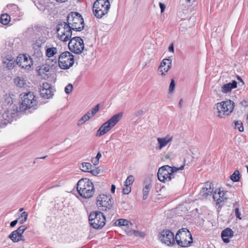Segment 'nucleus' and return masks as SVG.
Here are the masks:
<instances>
[{
	"mask_svg": "<svg viewBox=\"0 0 248 248\" xmlns=\"http://www.w3.org/2000/svg\"><path fill=\"white\" fill-rule=\"evenodd\" d=\"M84 27V20L81 15L73 12L67 16L66 22H61L57 25V32L61 41L66 42L71 38L72 31H80Z\"/></svg>",
	"mask_w": 248,
	"mask_h": 248,
	"instance_id": "1",
	"label": "nucleus"
},
{
	"mask_svg": "<svg viewBox=\"0 0 248 248\" xmlns=\"http://www.w3.org/2000/svg\"><path fill=\"white\" fill-rule=\"evenodd\" d=\"M183 161V164L180 167L165 165L159 168L157 172L158 180L164 183L167 182L172 187L182 185L185 181L184 176L182 173L178 171L184 169L186 159L184 158Z\"/></svg>",
	"mask_w": 248,
	"mask_h": 248,
	"instance_id": "2",
	"label": "nucleus"
},
{
	"mask_svg": "<svg viewBox=\"0 0 248 248\" xmlns=\"http://www.w3.org/2000/svg\"><path fill=\"white\" fill-rule=\"evenodd\" d=\"M20 96L21 102L19 111H23L31 108H36L38 101H37V97L33 93L31 92L22 93L20 94Z\"/></svg>",
	"mask_w": 248,
	"mask_h": 248,
	"instance_id": "3",
	"label": "nucleus"
},
{
	"mask_svg": "<svg viewBox=\"0 0 248 248\" xmlns=\"http://www.w3.org/2000/svg\"><path fill=\"white\" fill-rule=\"evenodd\" d=\"M235 103L231 100H227L217 103L214 109L217 117L220 118H225L231 115L233 111Z\"/></svg>",
	"mask_w": 248,
	"mask_h": 248,
	"instance_id": "4",
	"label": "nucleus"
},
{
	"mask_svg": "<svg viewBox=\"0 0 248 248\" xmlns=\"http://www.w3.org/2000/svg\"><path fill=\"white\" fill-rule=\"evenodd\" d=\"M77 190L81 196L86 199L91 198L94 193L93 185L87 178H82L78 181Z\"/></svg>",
	"mask_w": 248,
	"mask_h": 248,
	"instance_id": "5",
	"label": "nucleus"
},
{
	"mask_svg": "<svg viewBox=\"0 0 248 248\" xmlns=\"http://www.w3.org/2000/svg\"><path fill=\"white\" fill-rule=\"evenodd\" d=\"M175 239L177 244L182 247H188L192 243V235L186 228L180 229L176 233Z\"/></svg>",
	"mask_w": 248,
	"mask_h": 248,
	"instance_id": "6",
	"label": "nucleus"
},
{
	"mask_svg": "<svg viewBox=\"0 0 248 248\" xmlns=\"http://www.w3.org/2000/svg\"><path fill=\"white\" fill-rule=\"evenodd\" d=\"M110 8L108 0H96L93 5V10L94 16L101 18L108 13Z\"/></svg>",
	"mask_w": 248,
	"mask_h": 248,
	"instance_id": "7",
	"label": "nucleus"
},
{
	"mask_svg": "<svg viewBox=\"0 0 248 248\" xmlns=\"http://www.w3.org/2000/svg\"><path fill=\"white\" fill-rule=\"evenodd\" d=\"M122 116L121 112L113 115L101 126L97 131L96 136H101L109 131L121 120Z\"/></svg>",
	"mask_w": 248,
	"mask_h": 248,
	"instance_id": "8",
	"label": "nucleus"
},
{
	"mask_svg": "<svg viewBox=\"0 0 248 248\" xmlns=\"http://www.w3.org/2000/svg\"><path fill=\"white\" fill-rule=\"evenodd\" d=\"M112 198L110 195L101 194L96 198V205L99 210L107 211V209H110L113 206Z\"/></svg>",
	"mask_w": 248,
	"mask_h": 248,
	"instance_id": "9",
	"label": "nucleus"
},
{
	"mask_svg": "<svg viewBox=\"0 0 248 248\" xmlns=\"http://www.w3.org/2000/svg\"><path fill=\"white\" fill-rule=\"evenodd\" d=\"M59 65L61 68L67 69L74 63V56L68 51L62 52L59 57Z\"/></svg>",
	"mask_w": 248,
	"mask_h": 248,
	"instance_id": "10",
	"label": "nucleus"
},
{
	"mask_svg": "<svg viewBox=\"0 0 248 248\" xmlns=\"http://www.w3.org/2000/svg\"><path fill=\"white\" fill-rule=\"evenodd\" d=\"M68 47L72 52L77 54H80L84 51L83 40L80 37H74L69 41Z\"/></svg>",
	"mask_w": 248,
	"mask_h": 248,
	"instance_id": "11",
	"label": "nucleus"
},
{
	"mask_svg": "<svg viewBox=\"0 0 248 248\" xmlns=\"http://www.w3.org/2000/svg\"><path fill=\"white\" fill-rule=\"evenodd\" d=\"M159 239L162 243L168 246L173 245L175 242L173 233L168 230L161 232L159 234Z\"/></svg>",
	"mask_w": 248,
	"mask_h": 248,
	"instance_id": "12",
	"label": "nucleus"
},
{
	"mask_svg": "<svg viewBox=\"0 0 248 248\" xmlns=\"http://www.w3.org/2000/svg\"><path fill=\"white\" fill-rule=\"evenodd\" d=\"M16 63L23 68L29 69L33 62L30 57L23 55L17 58Z\"/></svg>",
	"mask_w": 248,
	"mask_h": 248,
	"instance_id": "13",
	"label": "nucleus"
},
{
	"mask_svg": "<svg viewBox=\"0 0 248 248\" xmlns=\"http://www.w3.org/2000/svg\"><path fill=\"white\" fill-rule=\"evenodd\" d=\"M172 60L170 59H164L161 62L158 68V71L161 76L165 75L171 67Z\"/></svg>",
	"mask_w": 248,
	"mask_h": 248,
	"instance_id": "14",
	"label": "nucleus"
},
{
	"mask_svg": "<svg viewBox=\"0 0 248 248\" xmlns=\"http://www.w3.org/2000/svg\"><path fill=\"white\" fill-rule=\"evenodd\" d=\"M213 190V184L207 182L205 184L199 195L202 198H206L208 196L212 194Z\"/></svg>",
	"mask_w": 248,
	"mask_h": 248,
	"instance_id": "15",
	"label": "nucleus"
},
{
	"mask_svg": "<svg viewBox=\"0 0 248 248\" xmlns=\"http://www.w3.org/2000/svg\"><path fill=\"white\" fill-rule=\"evenodd\" d=\"M89 221L93 228L100 229L105 225L106 218H89Z\"/></svg>",
	"mask_w": 248,
	"mask_h": 248,
	"instance_id": "16",
	"label": "nucleus"
},
{
	"mask_svg": "<svg viewBox=\"0 0 248 248\" xmlns=\"http://www.w3.org/2000/svg\"><path fill=\"white\" fill-rule=\"evenodd\" d=\"M107 211H108L109 213L106 215H105L103 213L99 211H94L91 212L89 215V217H92V216L93 217H97V216H101L102 217H106V216H113L116 213L115 209L112 208V207H111L110 209H107Z\"/></svg>",
	"mask_w": 248,
	"mask_h": 248,
	"instance_id": "17",
	"label": "nucleus"
},
{
	"mask_svg": "<svg viewBox=\"0 0 248 248\" xmlns=\"http://www.w3.org/2000/svg\"><path fill=\"white\" fill-rule=\"evenodd\" d=\"M152 187V182L150 179H146L143 183V200H146L148 196L149 192Z\"/></svg>",
	"mask_w": 248,
	"mask_h": 248,
	"instance_id": "18",
	"label": "nucleus"
},
{
	"mask_svg": "<svg viewBox=\"0 0 248 248\" xmlns=\"http://www.w3.org/2000/svg\"><path fill=\"white\" fill-rule=\"evenodd\" d=\"M157 140L159 144L158 149L161 150L172 140V137L167 135L163 138H157Z\"/></svg>",
	"mask_w": 248,
	"mask_h": 248,
	"instance_id": "19",
	"label": "nucleus"
},
{
	"mask_svg": "<svg viewBox=\"0 0 248 248\" xmlns=\"http://www.w3.org/2000/svg\"><path fill=\"white\" fill-rule=\"evenodd\" d=\"M233 236V231L230 228H227L221 232V237L223 241L226 243L230 242L229 238Z\"/></svg>",
	"mask_w": 248,
	"mask_h": 248,
	"instance_id": "20",
	"label": "nucleus"
},
{
	"mask_svg": "<svg viewBox=\"0 0 248 248\" xmlns=\"http://www.w3.org/2000/svg\"><path fill=\"white\" fill-rule=\"evenodd\" d=\"M237 82L233 80L232 82H230L224 84L221 88V91L223 93H228L231 91L232 89L237 87Z\"/></svg>",
	"mask_w": 248,
	"mask_h": 248,
	"instance_id": "21",
	"label": "nucleus"
},
{
	"mask_svg": "<svg viewBox=\"0 0 248 248\" xmlns=\"http://www.w3.org/2000/svg\"><path fill=\"white\" fill-rule=\"evenodd\" d=\"M11 118L7 112L2 113L1 118H0V127L5 126L8 123H10Z\"/></svg>",
	"mask_w": 248,
	"mask_h": 248,
	"instance_id": "22",
	"label": "nucleus"
},
{
	"mask_svg": "<svg viewBox=\"0 0 248 248\" xmlns=\"http://www.w3.org/2000/svg\"><path fill=\"white\" fill-rule=\"evenodd\" d=\"M9 237L14 242H17L19 241H24L25 239L23 235H19L17 231H13L9 236Z\"/></svg>",
	"mask_w": 248,
	"mask_h": 248,
	"instance_id": "23",
	"label": "nucleus"
},
{
	"mask_svg": "<svg viewBox=\"0 0 248 248\" xmlns=\"http://www.w3.org/2000/svg\"><path fill=\"white\" fill-rule=\"evenodd\" d=\"M15 59L11 57L5 58L3 60V62L6 64V67L9 69L13 68L15 66Z\"/></svg>",
	"mask_w": 248,
	"mask_h": 248,
	"instance_id": "24",
	"label": "nucleus"
},
{
	"mask_svg": "<svg viewBox=\"0 0 248 248\" xmlns=\"http://www.w3.org/2000/svg\"><path fill=\"white\" fill-rule=\"evenodd\" d=\"M222 192L219 191L217 193L216 191H215L213 193V198L214 201H216L217 203H220L224 202V198L221 197Z\"/></svg>",
	"mask_w": 248,
	"mask_h": 248,
	"instance_id": "25",
	"label": "nucleus"
},
{
	"mask_svg": "<svg viewBox=\"0 0 248 248\" xmlns=\"http://www.w3.org/2000/svg\"><path fill=\"white\" fill-rule=\"evenodd\" d=\"M51 90H44V89H41L40 91L41 96L44 98H49L53 95Z\"/></svg>",
	"mask_w": 248,
	"mask_h": 248,
	"instance_id": "26",
	"label": "nucleus"
},
{
	"mask_svg": "<svg viewBox=\"0 0 248 248\" xmlns=\"http://www.w3.org/2000/svg\"><path fill=\"white\" fill-rule=\"evenodd\" d=\"M14 83L16 86L22 88L25 84L26 82L22 77H17L14 79Z\"/></svg>",
	"mask_w": 248,
	"mask_h": 248,
	"instance_id": "27",
	"label": "nucleus"
},
{
	"mask_svg": "<svg viewBox=\"0 0 248 248\" xmlns=\"http://www.w3.org/2000/svg\"><path fill=\"white\" fill-rule=\"evenodd\" d=\"M114 224L116 226H129V224L132 225L130 222L124 218H120L117 220Z\"/></svg>",
	"mask_w": 248,
	"mask_h": 248,
	"instance_id": "28",
	"label": "nucleus"
},
{
	"mask_svg": "<svg viewBox=\"0 0 248 248\" xmlns=\"http://www.w3.org/2000/svg\"><path fill=\"white\" fill-rule=\"evenodd\" d=\"M10 20V16L7 14H2L0 16V21L3 25H7Z\"/></svg>",
	"mask_w": 248,
	"mask_h": 248,
	"instance_id": "29",
	"label": "nucleus"
},
{
	"mask_svg": "<svg viewBox=\"0 0 248 248\" xmlns=\"http://www.w3.org/2000/svg\"><path fill=\"white\" fill-rule=\"evenodd\" d=\"M57 48L55 47L47 48L46 50V55L48 57H51L57 53Z\"/></svg>",
	"mask_w": 248,
	"mask_h": 248,
	"instance_id": "30",
	"label": "nucleus"
},
{
	"mask_svg": "<svg viewBox=\"0 0 248 248\" xmlns=\"http://www.w3.org/2000/svg\"><path fill=\"white\" fill-rule=\"evenodd\" d=\"M92 165L88 162H84L82 164V167L80 168L81 170L85 172H89L92 169Z\"/></svg>",
	"mask_w": 248,
	"mask_h": 248,
	"instance_id": "31",
	"label": "nucleus"
},
{
	"mask_svg": "<svg viewBox=\"0 0 248 248\" xmlns=\"http://www.w3.org/2000/svg\"><path fill=\"white\" fill-rule=\"evenodd\" d=\"M230 179L233 182H238L240 179V173L238 170L234 171L233 173L231 175Z\"/></svg>",
	"mask_w": 248,
	"mask_h": 248,
	"instance_id": "32",
	"label": "nucleus"
},
{
	"mask_svg": "<svg viewBox=\"0 0 248 248\" xmlns=\"http://www.w3.org/2000/svg\"><path fill=\"white\" fill-rule=\"evenodd\" d=\"M164 158L165 159L171 160L175 157V154L173 152H168L164 154Z\"/></svg>",
	"mask_w": 248,
	"mask_h": 248,
	"instance_id": "33",
	"label": "nucleus"
},
{
	"mask_svg": "<svg viewBox=\"0 0 248 248\" xmlns=\"http://www.w3.org/2000/svg\"><path fill=\"white\" fill-rule=\"evenodd\" d=\"M91 118H92L91 116H89L86 114H84L83 117L79 120L78 124L80 125L83 124L85 122L88 121Z\"/></svg>",
	"mask_w": 248,
	"mask_h": 248,
	"instance_id": "34",
	"label": "nucleus"
},
{
	"mask_svg": "<svg viewBox=\"0 0 248 248\" xmlns=\"http://www.w3.org/2000/svg\"><path fill=\"white\" fill-rule=\"evenodd\" d=\"M49 68L45 65H42L38 70V73L40 75H42L44 74L45 72H48Z\"/></svg>",
	"mask_w": 248,
	"mask_h": 248,
	"instance_id": "35",
	"label": "nucleus"
},
{
	"mask_svg": "<svg viewBox=\"0 0 248 248\" xmlns=\"http://www.w3.org/2000/svg\"><path fill=\"white\" fill-rule=\"evenodd\" d=\"M242 124V123L241 121H236L235 122V128L238 129L239 131L242 132L244 131V127Z\"/></svg>",
	"mask_w": 248,
	"mask_h": 248,
	"instance_id": "36",
	"label": "nucleus"
},
{
	"mask_svg": "<svg viewBox=\"0 0 248 248\" xmlns=\"http://www.w3.org/2000/svg\"><path fill=\"white\" fill-rule=\"evenodd\" d=\"M100 108V105L97 104L94 106L90 111L91 113V117H93L99 110Z\"/></svg>",
	"mask_w": 248,
	"mask_h": 248,
	"instance_id": "37",
	"label": "nucleus"
},
{
	"mask_svg": "<svg viewBox=\"0 0 248 248\" xmlns=\"http://www.w3.org/2000/svg\"><path fill=\"white\" fill-rule=\"evenodd\" d=\"M133 233L135 236L141 238H144L146 235L144 232H140L137 230H133Z\"/></svg>",
	"mask_w": 248,
	"mask_h": 248,
	"instance_id": "38",
	"label": "nucleus"
},
{
	"mask_svg": "<svg viewBox=\"0 0 248 248\" xmlns=\"http://www.w3.org/2000/svg\"><path fill=\"white\" fill-rule=\"evenodd\" d=\"M134 181V176L132 175H129L127 177L125 181V184H127L128 186L132 185Z\"/></svg>",
	"mask_w": 248,
	"mask_h": 248,
	"instance_id": "39",
	"label": "nucleus"
},
{
	"mask_svg": "<svg viewBox=\"0 0 248 248\" xmlns=\"http://www.w3.org/2000/svg\"><path fill=\"white\" fill-rule=\"evenodd\" d=\"M131 192V187L127 184H124V187L123 189L124 194H128Z\"/></svg>",
	"mask_w": 248,
	"mask_h": 248,
	"instance_id": "40",
	"label": "nucleus"
},
{
	"mask_svg": "<svg viewBox=\"0 0 248 248\" xmlns=\"http://www.w3.org/2000/svg\"><path fill=\"white\" fill-rule=\"evenodd\" d=\"M73 88V85L71 83H69L65 87L64 91L66 93L69 94L70 93H71Z\"/></svg>",
	"mask_w": 248,
	"mask_h": 248,
	"instance_id": "41",
	"label": "nucleus"
},
{
	"mask_svg": "<svg viewBox=\"0 0 248 248\" xmlns=\"http://www.w3.org/2000/svg\"><path fill=\"white\" fill-rule=\"evenodd\" d=\"M27 228L25 226L19 227L16 231H17V233L19 235H22V233L26 230Z\"/></svg>",
	"mask_w": 248,
	"mask_h": 248,
	"instance_id": "42",
	"label": "nucleus"
},
{
	"mask_svg": "<svg viewBox=\"0 0 248 248\" xmlns=\"http://www.w3.org/2000/svg\"><path fill=\"white\" fill-rule=\"evenodd\" d=\"M175 86V81L173 79H172L171 80V82H170V87H169V92H172L174 90Z\"/></svg>",
	"mask_w": 248,
	"mask_h": 248,
	"instance_id": "43",
	"label": "nucleus"
},
{
	"mask_svg": "<svg viewBox=\"0 0 248 248\" xmlns=\"http://www.w3.org/2000/svg\"><path fill=\"white\" fill-rule=\"evenodd\" d=\"M41 89H44V90L52 89V87L51 85L48 83H45L43 84V86L42 87Z\"/></svg>",
	"mask_w": 248,
	"mask_h": 248,
	"instance_id": "44",
	"label": "nucleus"
},
{
	"mask_svg": "<svg viewBox=\"0 0 248 248\" xmlns=\"http://www.w3.org/2000/svg\"><path fill=\"white\" fill-rule=\"evenodd\" d=\"M100 170H98L97 168H95V169L92 170H90L89 172H91L93 175L96 176L99 173Z\"/></svg>",
	"mask_w": 248,
	"mask_h": 248,
	"instance_id": "45",
	"label": "nucleus"
},
{
	"mask_svg": "<svg viewBox=\"0 0 248 248\" xmlns=\"http://www.w3.org/2000/svg\"><path fill=\"white\" fill-rule=\"evenodd\" d=\"M144 113V112L143 110L140 109V110H137L135 112V115L136 117H139V116H142V115H143Z\"/></svg>",
	"mask_w": 248,
	"mask_h": 248,
	"instance_id": "46",
	"label": "nucleus"
},
{
	"mask_svg": "<svg viewBox=\"0 0 248 248\" xmlns=\"http://www.w3.org/2000/svg\"><path fill=\"white\" fill-rule=\"evenodd\" d=\"M159 7L160 8V9H161V13H162L164 12V10H165V9L166 8V5L161 3V2H160L159 3Z\"/></svg>",
	"mask_w": 248,
	"mask_h": 248,
	"instance_id": "47",
	"label": "nucleus"
},
{
	"mask_svg": "<svg viewBox=\"0 0 248 248\" xmlns=\"http://www.w3.org/2000/svg\"><path fill=\"white\" fill-rule=\"evenodd\" d=\"M5 101L8 103V104H12L13 103V100H12V98L8 96H6V98H5Z\"/></svg>",
	"mask_w": 248,
	"mask_h": 248,
	"instance_id": "48",
	"label": "nucleus"
},
{
	"mask_svg": "<svg viewBox=\"0 0 248 248\" xmlns=\"http://www.w3.org/2000/svg\"><path fill=\"white\" fill-rule=\"evenodd\" d=\"M92 162L94 166L97 165L99 163V160H98L97 159H96L94 157L92 158Z\"/></svg>",
	"mask_w": 248,
	"mask_h": 248,
	"instance_id": "49",
	"label": "nucleus"
},
{
	"mask_svg": "<svg viewBox=\"0 0 248 248\" xmlns=\"http://www.w3.org/2000/svg\"><path fill=\"white\" fill-rule=\"evenodd\" d=\"M234 211L236 217H240L241 214L240 213L239 208L237 207L235 208Z\"/></svg>",
	"mask_w": 248,
	"mask_h": 248,
	"instance_id": "50",
	"label": "nucleus"
},
{
	"mask_svg": "<svg viewBox=\"0 0 248 248\" xmlns=\"http://www.w3.org/2000/svg\"><path fill=\"white\" fill-rule=\"evenodd\" d=\"M28 216V214L27 212H23L21 213L20 215H18L19 217H27Z\"/></svg>",
	"mask_w": 248,
	"mask_h": 248,
	"instance_id": "51",
	"label": "nucleus"
},
{
	"mask_svg": "<svg viewBox=\"0 0 248 248\" xmlns=\"http://www.w3.org/2000/svg\"><path fill=\"white\" fill-rule=\"evenodd\" d=\"M9 8H12L15 11L18 10V7L16 5H11L9 6Z\"/></svg>",
	"mask_w": 248,
	"mask_h": 248,
	"instance_id": "52",
	"label": "nucleus"
},
{
	"mask_svg": "<svg viewBox=\"0 0 248 248\" xmlns=\"http://www.w3.org/2000/svg\"><path fill=\"white\" fill-rule=\"evenodd\" d=\"M169 51L171 52H174V46L172 44H171L169 47Z\"/></svg>",
	"mask_w": 248,
	"mask_h": 248,
	"instance_id": "53",
	"label": "nucleus"
},
{
	"mask_svg": "<svg viewBox=\"0 0 248 248\" xmlns=\"http://www.w3.org/2000/svg\"><path fill=\"white\" fill-rule=\"evenodd\" d=\"M18 220H14V221H13L11 222L10 223V225L12 227H13L14 226H16V224Z\"/></svg>",
	"mask_w": 248,
	"mask_h": 248,
	"instance_id": "54",
	"label": "nucleus"
},
{
	"mask_svg": "<svg viewBox=\"0 0 248 248\" xmlns=\"http://www.w3.org/2000/svg\"><path fill=\"white\" fill-rule=\"evenodd\" d=\"M101 156H102V155H101V153L100 152H98L97 154V155L95 158L96 159H97L98 160H99V159L101 157Z\"/></svg>",
	"mask_w": 248,
	"mask_h": 248,
	"instance_id": "55",
	"label": "nucleus"
},
{
	"mask_svg": "<svg viewBox=\"0 0 248 248\" xmlns=\"http://www.w3.org/2000/svg\"><path fill=\"white\" fill-rule=\"evenodd\" d=\"M115 186L114 185H112L111 187V191L112 193H114L115 192Z\"/></svg>",
	"mask_w": 248,
	"mask_h": 248,
	"instance_id": "56",
	"label": "nucleus"
},
{
	"mask_svg": "<svg viewBox=\"0 0 248 248\" xmlns=\"http://www.w3.org/2000/svg\"><path fill=\"white\" fill-rule=\"evenodd\" d=\"M133 233V230H130L127 232V234L130 236Z\"/></svg>",
	"mask_w": 248,
	"mask_h": 248,
	"instance_id": "57",
	"label": "nucleus"
},
{
	"mask_svg": "<svg viewBox=\"0 0 248 248\" xmlns=\"http://www.w3.org/2000/svg\"><path fill=\"white\" fill-rule=\"evenodd\" d=\"M220 192H222V194H221V197H223V198H224V199H226V197H225V193H224V192H223V191H220Z\"/></svg>",
	"mask_w": 248,
	"mask_h": 248,
	"instance_id": "58",
	"label": "nucleus"
},
{
	"mask_svg": "<svg viewBox=\"0 0 248 248\" xmlns=\"http://www.w3.org/2000/svg\"><path fill=\"white\" fill-rule=\"evenodd\" d=\"M56 0L59 2H64L66 1H67V0Z\"/></svg>",
	"mask_w": 248,
	"mask_h": 248,
	"instance_id": "59",
	"label": "nucleus"
},
{
	"mask_svg": "<svg viewBox=\"0 0 248 248\" xmlns=\"http://www.w3.org/2000/svg\"><path fill=\"white\" fill-rule=\"evenodd\" d=\"M86 114H87L89 116H91V113L90 111H88Z\"/></svg>",
	"mask_w": 248,
	"mask_h": 248,
	"instance_id": "60",
	"label": "nucleus"
},
{
	"mask_svg": "<svg viewBox=\"0 0 248 248\" xmlns=\"http://www.w3.org/2000/svg\"><path fill=\"white\" fill-rule=\"evenodd\" d=\"M47 156H43V157H38V158H37L36 159H45L46 157Z\"/></svg>",
	"mask_w": 248,
	"mask_h": 248,
	"instance_id": "61",
	"label": "nucleus"
},
{
	"mask_svg": "<svg viewBox=\"0 0 248 248\" xmlns=\"http://www.w3.org/2000/svg\"><path fill=\"white\" fill-rule=\"evenodd\" d=\"M182 99H181V100H180V102H179V105H180V106H181V105L182 104Z\"/></svg>",
	"mask_w": 248,
	"mask_h": 248,
	"instance_id": "62",
	"label": "nucleus"
},
{
	"mask_svg": "<svg viewBox=\"0 0 248 248\" xmlns=\"http://www.w3.org/2000/svg\"><path fill=\"white\" fill-rule=\"evenodd\" d=\"M26 220H27V218H26V217H25V218H24V220H23H23H22V222H23V221H24V222H25V221H26Z\"/></svg>",
	"mask_w": 248,
	"mask_h": 248,
	"instance_id": "63",
	"label": "nucleus"
},
{
	"mask_svg": "<svg viewBox=\"0 0 248 248\" xmlns=\"http://www.w3.org/2000/svg\"><path fill=\"white\" fill-rule=\"evenodd\" d=\"M23 208H20V209H19V212H21V211H23Z\"/></svg>",
	"mask_w": 248,
	"mask_h": 248,
	"instance_id": "64",
	"label": "nucleus"
}]
</instances>
